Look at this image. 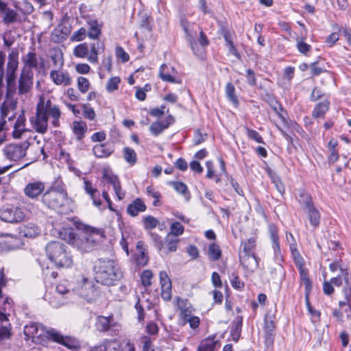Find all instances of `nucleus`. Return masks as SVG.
<instances>
[{
    "instance_id": "obj_1",
    "label": "nucleus",
    "mask_w": 351,
    "mask_h": 351,
    "mask_svg": "<svg viewBox=\"0 0 351 351\" xmlns=\"http://www.w3.org/2000/svg\"><path fill=\"white\" fill-rule=\"evenodd\" d=\"M18 57L19 51L16 49H12L8 55L5 71V99L0 106L1 116L3 119H5L8 113L14 110L16 106V103L10 97V95L15 91L16 73L19 66Z\"/></svg>"
},
{
    "instance_id": "obj_2",
    "label": "nucleus",
    "mask_w": 351,
    "mask_h": 351,
    "mask_svg": "<svg viewBox=\"0 0 351 351\" xmlns=\"http://www.w3.org/2000/svg\"><path fill=\"white\" fill-rule=\"evenodd\" d=\"M60 116L61 112L58 106L53 104L49 99L45 101L43 98H40L36 106V116L32 117L30 121L37 132L45 134L48 128V117L52 119L51 124L57 128L60 125Z\"/></svg>"
},
{
    "instance_id": "obj_3",
    "label": "nucleus",
    "mask_w": 351,
    "mask_h": 351,
    "mask_svg": "<svg viewBox=\"0 0 351 351\" xmlns=\"http://www.w3.org/2000/svg\"><path fill=\"white\" fill-rule=\"evenodd\" d=\"M77 228L83 230L82 234L77 239L71 229L64 230L60 232V236L69 243L75 245L82 252L90 251L97 241L104 237L103 232L100 229L82 223Z\"/></svg>"
},
{
    "instance_id": "obj_4",
    "label": "nucleus",
    "mask_w": 351,
    "mask_h": 351,
    "mask_svg": "<svg viewBox=\"0 0 351 351\" xmlns=\"http://www.w3.org/2000/svg\"><path fill=\"white\" fill-rule=\"evenodd\" d=\"M94 271L97 282L107 286L114 285L123 276L117 265L110 259H99L95 264Z\"/></svg>"
},
{
    "instance_id": "obj_5",
    "label": "nucleus",
    "mask_w": 351,
    "mask_h": 351,
    "mask_svg": "<svg viewBox=\"0 0 351 351\" xmlns=\"http://www.w3.org/2000/svg\"><path fill=\"white\" fill-rule=\"evenodd\" d=\"M45 251L48 258L57 268H69L73 265V256L66 245L53 241L47 245Z\"/></svg>"
},
{
    "instance_id": "obj_6",
    "label": "nucleus",
    "mask_w": 351,
    "mask_h": 351,
    "mask_svg": "<svg viewBox=\"0 0 351 351\" xmlns=\"http://www.w3.org/2000/svg\"><path fill=\"white\" fill-rule=\"evenodd\" d=\"M42 202L49 208L61 214L66 213L64 206L68 202L67 193L62 187H52L43 195Z\"/></svg>"
},
{
    "instance_id": "obj_7",
    "label": "nucleus",
    "mask_w": 351,
    "mask_h": 351,
    "mask_svg": "<svg viewBox=\"0 0 351 351\" xmlns=\"http://www.w3.org/2000/svg\"><path fill=\"white\" fill-rule=\"evenodd\" d=\"M29 143L27 141L20 143H11L5 146L3 149L4 155L10 160L17 161L26 155Z\"/></svg>"
},
{
    "instance_id": "obj_8",
    "label": "nucleus",
    "mask_w": 351,
    "mask_h": 351,
    "mask_svg": "<svg viewBox=\"0 0 351 351\" xmlns=\"http://www.w3.org/2000/svg\"><path fill=\"white\" fill-rule=\"evenodd\" d=\"M25 218L23 209L13 206H3L0 209V219L8 223H18Z\"/></svg>"
},
{
    "instance_id": "obj_9",
    "label": "nucleus",
    "mask_w": 351,
    "mask_h": 351,
    "mask_svg": "<svg viewBox=\"0 0 351 351\" xmlns=\"http://www.w3.org/2000/svg\"><path fill=\"white\" fill-rule=\"evenodd\" d=\"M47 333L53 341L60 343L73 351H78L81 348L80 342L71 337H64L55 329H50Z\"/></svg>"
},
{
    "instance_id": "obj_10",
    "label": "nucleus",
    "mask_w": 351,
    "mask_h": 351,
    "mask_svg": "<svg viewBox=\"0 0 351 351\" xmlns=\"http://www.w3.org/2000/svg\"><path fill=\"white\" fill-rule=\"evenodd\" d=\"M180 24L185 33L186 39L189 43L192 51L195 55H198L199 52H202V49H199L195 40L197 36L196 25L194 23H189L184 19H181Z\"/></svg>"
},
{
    "instance_id": "obj_11",
    "label": "nucleus",
    "mask_w": 351,
    "mask_h": 351,
    "mask_svg": "<svg viewBox=\"0 0 351 351\" xmlns=\"http://www.w3.org/2000/svg\"><path fill=\"white\" fill-rule=\"evenodd\" d=\"M34 73L29 68H23L19 79V95H27L33 87Z\"/></svg>"
},
{
    "instance_id": "obj_12",
    "label": "nucleus",
    "mask_w": 351,
    "mask_h": 351,
    "mask_svg": "<svg viewBox=\"0 0 351 351\" xmlns=\"http://www.w3.org/2000/svg\"><path fill=\"white\" fill-rule=\"evenodd\" d=\"M81 287L78 290L79 295L88 302H93L98 295L99 291L95 285L86 278H82Z\"/></svg>"
},
{
    "instance_id": "obj_13",
    "label": "nucleus",
    "mask_w": 351,
    "mask_h": 351,
    "mask_svg": "<svg viewBox=\"0 0 351 351\" xmlns=\"http://www.w3.org/2000/svg\"><path fill=\"white\" fill-rule=\"evenodd\" d=\"M4 307L3 308V311H0V337L1 338H8L11 335L10 333V324L6 323L5 325H2V324L5 322H8V316L10 315L9 313H6V306L10 307V303L8 298H6L4 302Z\"/></svg>"
},
{
    "instance_id": "obj_14",
    "label": "nucleus",
    "mask_w": 351,
    "mask_h": 351,
    "mask_svg": "<svg viewBox=\"0 0 351 351\" xmlns=\"http://www.w3.org/2000/svg\"><path fill=\"white\" fill-rule=\"evenodd\" d=\"M174 121L173 117L169 114L165 120L152 123L149 126V131L153 135L158 136L167 129Z\"/></svg>"
},
{
    "instance_id": "obj_15",
    "label": "nucleus",
    "mask_w": 351,
    "mask_h": 351,
    "mask_svg": "<svg viewBox=\"0 0 351 351\" xmlns=\"http://www.w3.org/2000/svg\"><path fill=\"white\" fill-rule=\"evenodd\" d=\"M239 259L243 268L250 272H254L258 268V263L254 254H239Z\"/></svg>"
},
{
    "instance_id": "obj_16",
    "label": "nucleus",
    "mask_w": 351,
    "mask_h": 351,
    "mask_svg": "<svg viewBox=\"0 0 351 351\" xmlns=\"http://www.w3.org/2000/svg\"><path fill=\"white\" fill-rule=\"evenodd\" d=\"M45 190V184L42 182H33L28 183L25 189L24 193L31 199L38 197Z\"/></svg>"
},
{
    "instance_id": "obj_17",
    "label": "nucleus",
    "mask_w": 351,
    "mask_h": 351,
    "mask_svg": "<svg viewBox=\"0 0 351 351\" xmlns=\"http://www.w3.org/2000/svg\"><path fill=\"white\" fill-rule=\"evenodd\" d=\"M104 43L101 41L92 43L90 46V52L88 51V61L92 64L98 63V55L104 51Z\"/></svg>"
},
{
    "instance_id": "obj_18",
    "label": "nucleus",
    "mask_w": 351,
    "mask_h": 351,
    "mask_svg": "<svg viewBox=\"0 0 351 351\" xmlns=\"http://www.w3.org/2000/svg\"><path fill=\"white\" fill-rule=\"evenodd\" d=\"M176 73V70L173 67L169 66L166 64H163L160 67L159 77L162 80L165 82L171 83H180V81L176 80L173 77V75Z\"/></svg>"
},
{
    "instance_id": "obj_19",
    "label": "nucleus",
    "mask_w": 351,
    "mask_h": 351,
    "mask_svg": "<svg viewBox=\"0 0 351 351\" xmlns=\"http://www.w3.org/2000/svg\"><path fill=\"white\" fill-rule=\"evenodd\" d=\"M50 77L56 85L66 86L71 84V78L68 73L53 70L50 72Z\"/></svg>"
},
{
    "instance_id": "obj_20",
    "label": "nucleus",
    "mask_w": 351,
    "mask_h": 351,
    "mask_svg": "<svg viewBox=\"0 0 351 351\" xmlns=\"http://www.w3.org/2000/svg\"><path fill=\"white\" fill-rule=\"evenodd\" d=\"M71 30L69 27L64 25H58L51 33V40L54 43H60L66 39L68 35L70 34Z\"/></svg>"
},
{
    "instance_id": "obj_21",
    "label": "nucleus",
    "mask_w": 351,
    "mask_h": 351,
    "mask_svg": "<svg viewBox=\"0 0 351 351\" xmlns=\"http://www.w3.org/2000/svg\"><path fill=\"white\" fill-rule=\"evenodd\" d=\"M147 208L143 201L140 198H136L132 203L127 207V213L132 217H136L139 213L144 212Z\"/></svg>"
},
{
    "instance_id": "obj_22",
    "label": "nucleus",
    "mask_w": 351,
    "mask_h": 351,
    "mask_svg": "<svg viewBox=\"0 0 351 351\" xmlns=\"http://www.w3.org/2000/svg\"><path fill=\"white\" fill-rule=\"evenodd\" d=\"M43 328H39L37 324L31 323L28 325H26L24 328V334L27 337V339H32L33 340L35 338H39L43 335Z\"/></svg>"
},
{
    "instance_id": "obj_23",
    "label": "nucleus",
    "mask_w": 351,
    "mask_h": 351,
    "mask_svg": "<svg viewBox=\"0 0 351 351\" xmlns=\"http://www.w3.org/2000/svg\"><path fill=\"white\" fill-rule=\"evenodd\" d=\"M86 35L93 40L98 39L101 33V25L96 20H90L87 23Z\"/></svg>"
},
{
    "instance_id": "obj_24",
    "label": "nucleus",
    "mask_w": 351,
    "mask_h": 351,
    "mask_svg": "<svg viewBox=\"0 0 351 351\" xmlns=\"http://www.w3.org/2000/svg\"><path fill=\"white\" fill-rule=\"evenodd\" d=\"M93 152L97 158H107L114 152L112 146L107 144H98L93 147Z\"/></svg>"
},
{
    "instance_id": "obj_25",
    "label": "nucleus",
    "mask_w": 351,
    "mask_h": 351,
    "mask_svg": "<svg viewBox=\"0 0 351 351\" xmlns=\"http://www.w3.org/2000/svg\"><path fill=\"white\" fill-rule=\"evenodd\" d=\"M84 190L90 196L93 202L97 208H100L101 201L99 199V193L97 189L92 186V183L89 180H84Z\"/></svg>"
},
{
    "instance_id": "obj_26",
    "label": "nucleus",
    "mask_w": 351,
    "mask_h": 351,
    "mask_svg": "<svg viewBox=\"0 0 351 351\" xmlns=\"http://www.w3.org/2000/svg\"><path fill=\"white\" fill-rule=\"evenodd\" d=\"M215 337H208L201 341L197 351H215L218 341L215 339Z\"/></svg>"
},
{
    "instance_id": "obj_27",
    "label": "nucleus",
    "mask_w": 351,
    "mask_h": 351,
    "mask_svg": "<svg viewBox=\"0 0 351 351\" xmlns=\"http://www.w3.org/2000/svg\"><path fill=\"white\" fill-rule=\"evenodd\" d=\"M22 61L24 63L23 68H29L32 71V69H38V61L35 52L30 51L27 53L22 58Z\"/></svg>"
},
{
    "instance_id": "obj_28",
    "label": "nucleus",
    "mask_w": 351,
    "mask_h": 351,
    "mask_svg": "<svg viewBox=\"0 0 351 351\" xmlns=\"http://www.w3.org/2000/svg\"><path fill=\"white\" fill-rule=\"evenodd\" d=\"M308 215V219L311 224L315 228H317L320 223L321 215L319 210L315 208V206H313L306 210H304Z\"/></svg>"
},
{
    "instance_id": "obj_29",
    "label": "nucleus",
    "mask_w": 351,
    "mask_h": 351,
    "mask_svg": "<svg viewBox=\"0 0 351 351\" xmlns=\"http://www.w3.org/2000/svg\"><path fill=\"white\" fill-rule=\"evenodd\" d=\"M269 232L273 243V248L276 256L280 254L279 239L278 237V228L274 224H269Z\"/></svg>"
},
{
    "instance_id": "obj_30",
    "label": "nucleus",
    "mask_w": 351,
    "mask_h": 351,
    "mask_svg": "<svg viewBox=\"0 0 351 351\" xmlns=\"http://www.w3.org/2000/svg\"><path fill=\"white\" fill-rule=\"evenodd\" d=\"M21 234L27 238H35L40 233V228L34 223H27L21 231Z\"/></svg>"
},
{
    "instance_id": "obj_31",
    "label": "nucleus",
    "mask_w": 351,
    "mask_h": 351,
    "mask_svg": "<svg viewBox=\"0 0 351 351\" xmlns=\"http://www.w3.org/2000/svg\"><path fill=\"white\" fill-rule=\"evenodd\" d=\"M73 130L77 141H81L87 130V125L84 121H74L73 123Z\"/></svg>"
},
{
    "instance_id": "obj_32",
    "label": "nucleus",
    "mask_w": 351,
    "mask_h": 351,
    "mask_svg": "<svg viewBox=\"0 0 351 351\" xmlns=\"http://www.w3.org/2000/svg\"><path fill=\"white\" fill-rule=\"evenodd\" d=\"M112 317L98 316L97 317L96 328L99 332L108 330L111 326Z\"/></svg>"
},
{
    "instance_id": "obj_33",
    "label": "nucleus",
    "mask_w": 351,
    "mask_h": 351,
    "mask_svg": "<svg viewBox=\"0 0 351 351\" xmlns=\"http://www.w3.org/2000/svg\"><path fill=\"white\" fill-rule=\"evenodd\" d=\"M329 105L330 102L328 100H324L318 103L312 112L313 117L314 118L324 117L325 113L329 108Z\"/></svg>"
},
{
    "instance_id": "obj_34",
    "label": "nucleus",
    "mask_w": 351,
    "mask_h": 351,
    "mask_svg": "<svg viewBox=\"0 0 351 351\" xmlns=\"http://www.w3.org/2000/svg\"><path fill=\"white\" fill-rule=\"evenodd\" d=\"M2 21L5 25H10L15 22H21V20L17 12L9 8L4 13Z\"/></svg>"
},
{
    "instance_id": "obj_35",
    "label": "nucleus",
    "mask_w": 351,
    "mask_h": 351,
    "mask_svg": "<svg viewBox=\"0 0 351 351\" xmlns=\"http://www.w3.org/2000/svg\"><path fill=\"white\" fill-rule=\"evenodd\" d=\"M298 202L304 211L314 206L311 196L304 191L300 193Z\"/></svg>"
},
{
    "instance_id": "obj_36",
    "label": "nucleus",
    "mask_w": 351,
    "mask_h": 351,
    "mask_svg": "<svg viewBox=\"0 0 351 351\" xmlns=\"http://www.w3.org/2000/svg\"><path fill=\"white\" fill-rule=\"evenodd\" d=\"M143 243L142 241H138L137 243L136 247L139 250V253L136 254V264L139 266H145L148 263V256L146 254L145 252V249L143 247Z\"/></svg>"
},
{
    "instance_id": "obj_37",
    "label": "nucleus",
    "mask_w": 351,
    "mask_h": 351,
    "mask_svg": "<svg viewBox=\"0 0 351 351\" xmlns=\"http://www.w3.org/2000/svg\"><path fill=\"white\" fill-rule=\"evenodd\" d=\"M241 328L242 318L237 317V319L233 321L230 330L231 336L233 341L237 342L239 340L241 335Z\"/></svg>"
},
{
    "instance_id": "obj_38",
    "label": "nucleus",
    "mask_w": 351,
    "mask_h": 351,
    "mask_svg": "<svg viewBox=\"0 0 351 351\" xmlns=\"http://www.w3.org/2000/svg\"><path fill=\"white\" fill-rule=\"evenodd\" d=\"M178 239L175 237L168 234L163 241V249L166 250V253L170 252H175L177 250V243L178 242Z\"/></svg>"
},
{
    "instance_id": "obj_39",
    "label": "nucleus",
    "mask_w": 351,
    "mask_h": 351,
    "mask_svg": "<svg viewBox=\"0 0 351 351\" xmlns=\"http://www.w3.org/2000/svg\"><path fill=\"white\" fill-rule=\"evenodd\" d=\"M300 271V277L305 286L306 295L307 296L312 289V283L308 276V271L304 268V266L300 265L298 268Z\"/></svg>"
},
{
    "instance_id": "obj_40",
    "label": "nucleus",
    "mask_w": 351,
    "mask_h": 351,
    "mask_svg": "<svg viewBox=\"0 0 351 351\" xmlns=\"http://www.w3.org/2000/svg\"><path fill=\"white\" fill-rule=\"evenodd\" d=\"M290 237L293 240V243H290V250L292 252V254H293V256L294 258V261H295V264L296 267L298 268H299L300 264L302 267L304 266L303 258L300 256V254H299V252L296 248V242H295V238L293 237V234H290Z\"/></svg>"
},
{
    "instance_id": "obj_41",
    "label": "nucleus",
    "mask_w": 351,
    "mask_h": 351,
    "mask_svg": "<svg viewBox=\"0 0 351 351\" xmlns=\"http://www.w3.org/2000/svg\"><path fill=\"white\" fill-rule=\"evenodd\" d=\"M89 51V47L86 43H81L77 45L73 49V55L80 58H85L88 59Z\"/></svg>"
},
{
    "instance_id": "obj_42",
    "label": "nucleus",
    "mask_w": 351,
    "mask_h": 351,
    "mask_svg": "<svg viewBox=\"0 0 351 351\" xmlns=\"http://www.w3.org/2000/svg\"><path fill=\"white\" fill-rule=\"evenodd\" d=\"M221 255L220 247L216 243H212L209 245L208 250V256L212 261H216L219 260Z\"/></svg>"
},
{
    "instance_id": "obj_43",
    "label": "nucleus",
    "mask_w": 351,
    "mask_h": 351,
    "mask_svg": "<svg viewBox=\"0 0 351 351\" xmlns=\"http://www.w3.org/2000/svg\"><path fill=\"white\" fill-rule=\"evenodd\" d=\"M123 152L124 159L127 162L132 165L136 162L137 156L135 151L133 149L126 147L123 148Z\"/></svg>"
},
{
    "instance_id": "obj_44",
    "label": "nucleus",
    "mask_w": 351,
    "mask_h": 351,
    "mask_svg": "<svg viewBox=\"0 0 351 351\" xmlns=\"http://www.w3.org/2000/svg\"><path fill=\"white\" fill-rule=\"evenodd\" d=\"M235 88L232 83H228L226 86V94L228 99L235 106H238L239 100L234 94Z\"/></svg>"
},
{
    "instance_id": "obj_45",
    "label": "nucleus",
    "mask_w": 351,
    "mask_h": 351,
    "mask_svg": "<svg viewBox=\"0 0 351 351\" xmlns=\"http://www.w3.org/2000/svg\"><path fill=\"white\" fill-rule=\"evenodd\" d=\"M120 82L121 79L119 77H112L110 78L106 83V90L108 93H112L114 90H117L119 88V84Z\"/></svg>"
},
{
    "instance_id": "obj_46",
    "label": "nucleus",
    "mask_w": 351,
    "mask_h": 351,
    "mask_svg": "<svg viewBox=\"0 0 351 351\" xmlns=\"http://www.w3.org/2000/svg\"><path fill=\"white\" fill-rule=\"evenodd\" d=\"M245 130L246 131V134L250 139H252L258 143L265 144L263 137L257 131L247 127H245Z\"/></svg>"
},
{
    "instance_id": "obj_47",
    "label": "nucleus",
    "mask_w": 351,
    "mask_h": 351,
    "mask_svg": "<svg viewBox=\"0 0 351 351\" xmlns=\"http://www.w3.org/2000/svg\"><path fill=\"white\" fill-rule=\"evenodd\" d=\"M143 223L145 229L150 230L156 228L159 223V221L153 216L147 215L143 217Z\"/></svg>"
},
{
    "instance_id": "obj_48",
    "label": "nucleus",
    "mask_w": 351,
    "mask_h": 351,
    "mask_svg": "<svg viewBox=\"0 0 351 351\" xmlns=\"http://www.w3.org/2000/svg\"><path fill=\"white\" fill-rule=\"evenodd\" d=\"M243 250L240 251L239 254H254V248L255 247L256 243L254 239L250 238L247 241L242 243Z\"/></svg>"
},
{
    "instance_id": "obj_49",
    "label": "nucleus",
    "mask_w": 351,
    "mask_h": 351,
    "mask_svg": "<svg viewBox=\"0 0 351 351\" xmlns=\"http://www.w3.org/2000/svg\"><path fill=\"white\" fill-rule=\"evenodd\" d=\"M275 315L274 313L269 311L265 317V328L268 331H273L276 327L275 326Z\"/></svg>"
},
{
    "instance_id": "obj_50",
    "label": "nucleus",
    "mask_w": 351,
    "mask_h": 351,
    "mask_svg": "<svg viewBox=\"0 0 351 351\" xmlns=\"http://www.w3.org/2000/svg\"><path fill=\"white\" fill-rule=\"evenodd\" d=\"M51 60L53 62V66L58 69H60L64 65V60L62 53L60 52H56L53 55L51 56Z\"/></svg>"
},
{
    "instance_id": "obj_51",
    "label": "nucleus",
    "mask_w": 351,
    "mask_h": 351,
    "mask_svg": "<svg viewBox=\"0 0 351 351\" xmlns=\"http://www.w3.org/2000/svg\"><path fill=\"white\" fill-rule=\"evenodd\" d=\"M17 10L25 15H29L34 12V7L31 3L23 1L21 5L16 7Z\"/></svg>"
},
{
    "instance_id": "obj_52",
    "label": "nucleus",
    "mask_w": 351,
    "mask_h": 351,
    "mask_svg": "<svg viewBox=\"0 0 351 351\" xmlns=\"http://www.w3.org/2000/svg\"><path fill=\"white\" fill-rule=\"evenodd\" d=\"M8 238H12V237L9 234H0V252L7 251L11 248L9 241L6 239Z\"/></svg>"
},
{
    "instance_id": "obj_53",
    "label": "nucleus",
    "mask_w": 351,
    "mask_h": 351,
    "mask_svg": "<svg viewBox=\"0 0 351 351\" xmlns=\"http://www.w3.org/2000/svg\"><path fill=\"white\" fill-rule=\"evenodd\" d=\"M86 36V29L85 27H81L77 31L75 32L70 40L74 42H80L84 40Z\"/></svg>"
},
{
    "instance_id": "obj_54",
    "label": "nucleus",
    "mask_w": 351,
    "mask_h": 351,
    "mask_svg": "<svg viewBox=\"0 0 351 351\" xmlns=\"http://www.w3.org/2000/svg\"><path fill=\"white\" fill-rule=\"evenodd\" d=\"M90 86L89 81L84 77H79L77 79V88L82 93H85L88 90Z\"/></svg>"
},
{
    "instance_id": "obj_55",
    "label": "nucleus",
    "mask_w": 351,
    "mask_h": 351,
    "mask_svg": "<svg viewBox=\"0 0 351 351\" xmlns=\"http://www.w3.org/2000/svg\"><path fill=\"white\" fill-rule=\"evenodd\" d=\"M161 297L165 301L171 298V283L161 285Z\"/></svg>"
},
{
    "instance_id": "obj_56",
    "label": "nucleus",
    "mask_w": 351,
    "mask_h": 351,
    "mask_svg": "<svg viewBox=\"0 0 351 351\" xmlns=\"http://www.w3.org/2000/svg\"><path fill=\"white\" fill-rule=\"evenodd\" d=\"M147 192L149 195L152 196L154 199V201L153 202V205L154 206H159L160 205V193L155 191V189L151 186L147 187Z\"/></svg>"
},
{
    "instance_id": "obj_57",
    "label": "nucleus",
    "mask_w": 351,
    "mask_h": 351,
    "mask_svg": "<svg viewBox=\"0 0 351 351\" xmlns=\"http://www.w3.org/2000/svg\"><path fill=\"white\" fill-rule=\"evenodd\" d=\"M223 38L229 47L230 52L234 54V56H238L239 54L237 53V49L234 45L230 34L228 32H225L223 34Z\"/></svg>"
},
{
    "instance_id": "obj_58",
    "label": "nucleus",
    "mask_w": 351,
    "mask_h": 351,
    "mask_svg": "<svg viewBox=\"0 0 351 351\" xmlns=\"http://www.w3.org/2000/svg\"><path fill=\"white\" fill-rule=\"evenodd\" d=\"M171 234L173 237L181 235L184 232L183 226L179 222H174L171 225L170 227Z\"/></svg>"
},
{
    "instance_id": "obj_59",
    "label": "nucleus",
    "mask_w": 351,
    "mask_h": 351,
    "mask_svg": "<svg viewBox=\"0 0 351 351\" xmlns=\"http://www.w3.org/2000/svg\"><path fill=\"white\" fill-rule=\"evenodd\" d=\"M153 277V274L150 270H145L141 276V280L142 282V284L145 287H149L152 285L151 280Z\"/></svg>"
},
{
    "instance_id": "obj_60",
    "label": "nucleus",
    "mask_w": 351,
    "mask_h": 351,
    "mask_svg": "<svg viewBox=\"0 0 351 351\" xmlns=\"http://www.w3.org/2000/svg\"><path fill=\"white\" fill-rule=\"evenodd\" d=\"M230 283L232 286L238 290H241L244 287V283L239 279V276L232 273L230 278Z\"/></svg>"
},
{
    "instance_id": "obj_61",
    "label": "nucleus",
    "mask_w": 351,
    "mask_h": 351,
    "mask_svg": "<svg viewBox=\"0 0 351 351\" xmlns=\"http://www.w3.org/2000/svg\"><path fill=\"white\" fill-rule=\"evenodd\" d=\"M83 114L84 118L89 120H93L95 117V110L88 104H84L83 106Z\"/></svg>"
},
{
    "instance_id": "obj_62",
    "label": "nucleus",
    "mask_w": 351,
    "mask_h": 351,
    "mask_svg": "<svg viewBox=\"0 0 351 351\" xmlns=\"http://www.w3.org/2000/svg\"><path fill=\"white\" fill-rule=\"evenodd\" d=\"M189 323L190 325V327L193 329H196L199 327L200 319L197 316H193V315L190 316L188 319H186L185 321H184L182 324L183 325Z\"/></svg>"
},
{
    "instance_id": "obj_63",
    "label": "nucleus",
    "mask_w": 351,
    "mask_h": 351,
    "mask_svg": "<svg viewBox=\"0 0 351 351\" xmlns=\"http://www.w3.org/2000/svg\"><path fill=\"white\" fill-rule=\"evenodd\" d=\"M103 178L107 182L108 184H111L112 186L119 183V180L116 175L110 174L107 172H104L103 174Z\"/></svg>"
},
{
    "instance_id": "obj_64",
    "label": "nucleus",
    "mask_w": 351,
    "mask_h": 351,
    "mask_svg": "<svg viewBox=\"0 0 351 351\" xmlns=\"http://www.w3.org/2000/svg\"><path fill=\"white\" fill-rule=\"evenodd\" d=\"M297 48L298 51L303 53L306 54L307 52H308L311 49V46L306 43H304L303 40H299L297 41Z\"/></svg>"
}]
</instances>
